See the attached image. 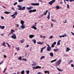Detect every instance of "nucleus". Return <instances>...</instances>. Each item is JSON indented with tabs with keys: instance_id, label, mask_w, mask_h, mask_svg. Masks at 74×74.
I'll return each mask as SVG.
<instances>
[{
	"instance_id": "63",
	"label": "nucleus",
	"mask_w": 74,
	"mask_h": 74,
	"mask_svg": "<svg viewBox=\"0 0 74 74\" xmlns=\"http://www.w3.org/2000/svg\"><path fill=\"white\" fill-rule=\"evenodd\" d=\"M3 57L5 58H6V57H7V56H6L5 55H4L3 56Z\"/></svg>"
},
{
	"instance_id": "39",
	"label": "nucleus",
	"mask_w": 74,
	"mask_h": 74,
	"mask_svg": "<svg viewBox=\"0 0 74 74\" xmlns=\"http://www.w3.org/2000/svg\"><path fill=\"white\" fill-rule=\"evenodd\" d=\"M29 13H32V10H31L29 11Z\"/></svg>"
},
{
	"instance_id": "12",
	"label": "nucleus",
	"mask_w": 74,
	"mask_h": 74,
	"mask_svg": "<svg viewBox=\"0 0 74 74\" xmlns=\"http://www.w3.org/2000/svg\"><path fill=\"white\" fill-rule=\"evenodd\" d=\"M4 14H10V12H8L7 11H5L4 12Z\"/></svg>"
},
{
	"instance_id": "19",
	"label": "nucleus",
	"mask_w": 74,
	"mask_h": 74,
	"mask_svg": "<svg viewBox=\"0 0 74 74\" xmlns=\"http://www.w3.org/2000/svg\"><path fill=\"white\" fill-rule=\"evenodd\" d=\"M37 43L38 44H40V45H42V44H44V42H37Z\"/></svg>"
},
{
	"instance_id": "26",
	"label": "nucleus",
	"mask_w": 74,
	"mask_h": 74,
	"mask_svg": "<svg viewBox=\"0 0 74 74\" xmlns=\"http://www.w3.org/2000/svg\"><path fill=\"white\" fill-rule=\"evenodd\" d=\"M70 50V49L69 47H67L66 52H68V51H69Z\"/></svg>"
},
{
	"instance_id": "29",
	"label": "nucleus",
	"mask_w": 74,
	"mask_h": 74,
	"mask_svg": "<svg viewBox=\"0 0 74 74\" xmlns=\"http://www.w3.org/2000/svg\"><path fill=\"white\" fill-rule=\"evenodd\" d=\"M54 51L55 52H56L57 51H59V49H54Z\"/></svg>"
},
{
	"instance_id": "53",
	"label": "nucleus",
	"mask_w": 74,
	"mask_h": 74,
	"mask_svg": "<svg viewBox=\"0 0 74 74\" xmlns=\"http://www.w3.org/2000/svg\"><path fill=\"white\" fill-rule=\"evenodd\" d=\"M36 68V67H33V69L34 70V69H37Z\"/></svg>"
},
{
	"instance_id": "13",
	"label": "nucleus",
	"mask_w": 74,
	"mask_h": 74,
	"mask_svg": "<svg viewBox=\"0 0 74 74\" xmlns=\"http://www.w3.org/2000/svg\"><path fill=\"white\" fill-rule=\"evenodd\" d=\"M5 27V26H1L0 25V28H1V29H4Z\"/></svg>"
},
{
	"instance_id": "4",
	"label": "nucleus",
	"mask_w": 74,
	"mask_h": 74,
	"mask_svg": "<svg viewBox=\"0 0 74 74\" xmlns=\"http://www.w3.org/2000/svg\"><path fill=\"white\" fill-rule=\"evenodd\" d=\"M11 37L13 39H16V35L15 34H13L12 36H11Z\"/></svg>"
},
{
	"instance_id": "35",
	"label": "nucleus",
	"mask_w": 74,
	"mask_h": 74,
	"mask_svg": "<svg viewBox=\"0 0 74 74\" xmlns=\"http://www.w3.org/2000/svg\"><path fill=\"white\" fill-rule=\"evenodd\" d=\"M14 15H16L18 14V12H17L16 11L14 13Z\"/></svg>"
},
{
	"instance_id": "28",
	"label": "nucleus",
	"mask_w": 74,
	"mask_h": 74,
	"mask_svg": "<svg viewBox=\"0 0 74 74\" xmlns=\"http://www.w3.org/2000/svg\"><path fill=\"white\" fill-rule=\"evenodd\" d=\"M5 42L4 41L3 43V45L4 46V47H6V45H5Z\"/></svg>"
},
{
	"instance_id": "49",
	"label": "nucleus",
	"mask_w": 74,
	"mask_h": 74,
	"mask_svg": "<svg viewBox=\"0 0 74 74\" xmlns=\"http://www.w3.org/2000/svg\"><path fill=\"white\" fill-rule=\"evenodd\" d=\"M67 7L68 8H69V5L68 4L67 5Z\"/></svg>"
},
{
	"instance_id": "44",
	"label": "nucleus",
	"mask_w": 74,
	"mask_h": 74,
	"mask_svg": "<svg viewBox=\"0 0 74 74\" xmlns=\"http://www.w3.org/2000/svg\"><path fill=\"white\" fill-rule=\"evenodd\" d=\"M17 4H18V3L17 2H16L13 5H16Z\"/></svg>"
},
{
	"instance_id": "8",
	"label": "nucleus",
	"mask_w": 74,
	"mask_h": 74,
	"mask_svg": "<svg viewBox=\"0 0 74 74\" xmlns=\"http://www.w3.org/2000/svg\"><path fill=\"white\" fill-rule=\"evenodd\" d=\"M47 18L48 19H49L50 18V12H48V16L47 17Z\"/></svg>"
},
{
	"instance_id": "62",
	"label": "nucleus",
	"mask_w": 74,
	"mask_h": 74,
	"mask_svg": "<svg viewBox=\"0 0 74 74\" xmlns=\"http://www.w3.org/2000/svg\"><path fill=\"white\" fill-rule=\"evenodd\" d=\"M46 14V13L45 12H44L43 14H44L45 15H47V13Z\"/></svg>"
},
{
	"instance_id": "36",
	"label": "nucleus",
	"mask_w": 74,
	"mask_h": 74,
	"mask_svg": "<svg viewBox=\"0 0 74 74\" xmlns=\"http://www.w3.org/2000/svg\"><path fill=\"white\" fill-rule=\"evenodd\" d=\"M32 12H36V11H37V10L36 9H34L33 10H32Z\"/></svg>"
},
{
	"instance_id": "47",
	"label": "nucleus",
	"mask_w": 74,
	"mask_h": 74,
	"mask_svg": "<svg viewBox=\"0 0 74 74\" xmlns=\"http://www.w3.org/2000/svg\"><path fill=\"white\" fill-rule=\"evenodd\" d=\"M23 1V0H19V2L20 3L21 2H22Z\"/></svg>"
},
{
	"instance_id": "55",
	"label": "nucleus",
	"mask_w": 74,
	"mask_h": 74,
	"mask_svg": "<svg viewBox=\"0 0 74 74\" xmlns=\"http://www.w3.org/2000/svg\"><path fill=\"white\" fill-rule=\"evenodd\" d=\"M74 1V0H69L70 2H72V1Z\"/></svg>"
},
{
	"instance_id": "7",
	"label": "nucleus",
	"mask_w": 74,
	"mask_h": 74,
	"mask_svg": "<svg viewBox=\"0 0 74 74\" xmlns=\"http://www.w3.org/2000/svg\"><path fill=\"white\" fill-rule=\"evenodd\" d=\"M32 8H33V7L32 6H31L29 7L26 8L27 10H31V9H32Z\"/></svg>"
},
{
	"instance_id": "3",
	"label": "nucleus",
	"mask_w": 74,
	"mask_h": 74,
	"mask_svg": "<svg viewBox=\"0 0 74 74\" xmlns=\"http://www.w3.org/2000/svg\"><path fill=\"white\" fill-rule=\"evenodd\" d=\"M54 2H55V0H53L49 2L48 4H49L51 5H52V4H53V3H54Z\"/></svg>"
},
{
	"instance_id": "10",
	"label": "nucleus",
	"mask_w": 74,
	"mask_h": 74,
	"mask_svg": "<svg viewBox=\"0 0 74 74\" xmlns=\"http://www.w3.org/2000/svg\"><path fill=\"white\" fill-rule=\"evenodd\" d=\"M29 37L30 38H32L34 37V35H29Z\"/></svg>"
},
{
	"instance_id": "16",
	"label": "nucleus",
	"mask_w": 74,
	"mask_h": 74,
	"mask_svg": "<svg viewBox=\"0 0 74 74\" xmlns=\"http://www.w3.org/2000/svg\"><path fill=\"white\" fill-rule=\"evenodd\" d=\"M57 68L58 70L59 71H63V70H62L60 69H59V68L57 67Z\"/></svg>"
},
{
	"instance_id": "51",
	"label": "nucleus",
	"mask_w": 74,
	"mask_h": 74,
	"mask_svg": "<svg viewBox=\"0 0 74 74\" xmlns=\"http://www.w3.org/2000/svg\"><path fill=\"white\" fill-rule=\"evenodd\" d=\"M54 45H56V42H54L53 44Z\"/></svg>"
},
{
	"instance_id": "27",
	"label": "nucleus",
	"mask_w": 74,
	"mask_h": 74,
	"mask_svg": "<svg viewBox=\"0 0 74 74\" xmlns=\"http://www.w3.org/2000/svg\"><path fill=\"white\" fill-rule=\"evenodd\" d=\"M44 58H45V56H43L41 57V58H40V60H42V59H44Z\"/></svg>"
},
{
	"instance_id": "21",
	"label": "nucleus",
	"mask_w": 74,
	"mask_h": 74,
	"mask_svg": "<svg viewBox=\"0 0 74 74\" xmlns=\"http://www.w3.org/2000/svg\"><path fill=\"white\" fill-rule=\"evenodd\" d=\"M15 30H14V29H12L11 30L10 33L12 34H13V32H15Z\"/></svg>"
},
{
	"instance_id": "43",
	"label": "nucleus",
	"mask_w": 74,
	"mask_h": 74,
	"mask_svg": "<svg viewBox=\"0 0 74 74\" xmlns=\"http://www.w3.org/2000/svg\"><path fill=\"white\" fill-rule=\"evenodd\" d=\"M59 37H60V38L64 37V35H63L62 36H59Z\"/></svg>"
},
{
	"instance_id": "45",
	"label": "nucleus",
	"mask_w": 74,
	"mask_h": 74,
	"mask_svg": "<svg viewBox=\"0 0 74 74\" xmlns=\"http://www.w3.org/2000/svg\"><path fill=\"white\" fill-rule=\"evenodd\" d=\"M51 21H53V22H56V20H53V19H52Z\"/></svg>"
},
{
	"instance_id": "64",
	"label": "nucleus",
	"mask_w": 74,
	"mask_h": 74,
	"mask_svg": "<svg viewBox=\"0 0 74 74\" xmlns=\"http://www.w3.org/2000/svg\"><path fill=\"white\" fill-rule=\"evenodd\" d=\"M2 7L4 8H6V7H5L4 6L2 5Z\"/></svg>"
},
{
	"instance_id": "58",
	"label": "nucleus",
	"mask_w": 74,
	"mask_h": 74,
	"mask_svg": "<svg viewBox=\"0 0 74 74\" xmlns=\"http://www.w3.org/2000/svg\"><path fill=\"white\" fill-rule=\"evenodd\" d=\"M1 19H4V17H3V16H1Z\"/></svg>"
},
{
	"instance_id": "42",
	"label": "nucleus",
	"mask_w": 74,
	"mask_h": 74,
	"mask_svg": "<svg viewBox=\"0 0 74 74\" xmlns=\"http://www.w3.org/2000/svg\"><path fill=\"white\" fill-rule=\"evenodd\" d=\"M5 70H6V68L4 69V71H3V73H5Z\"/></svg>"
},
{
	"instance_id": "24",
	"label": "nucleus",
	"mask_w": 74,
	"mask_h": 74,
	"mask_svg": "<svg viewBox=\"0 0 74 74\" xmlns=\"http://www.w3.org/2000/svg\"><path fill=\"white\" fill-rule=\"evenodd\" d=\"M41 67L40 66H36V69H41Z\"/></svg>"
},
{
	"instance_id": "17",
	"label": "nucleus",
	"mask_w": 74,
	"mask_h": 74,
	"mask_svg": "<svg viewBox=\"0 0 74 74\" xmlns=\"http://www.w3.org/2000/svg\"><path fill=\"white\" fill-rule=\"evenodd\" d=\"M11 17H13V18H15V14H13L12 15H11Z\"/></svg>"
},
{
	"instance_id": "57",
	"label": "nucleus",
	"mask_w": 74,
	"mask_h": 74,
	"mask_svg": "<svg viewBox=\"0 0 74 74\" xmlns=\"http://www.w3.org/2000/svg\"><path fill=\"white\" fill-rule=\"evenodd\" d=\"M71 34H72L73 36H74V33H73V32H71Z\"/></svg>"
},
{
	"instance_id": "40",
	"label": "nucleus",
	"mask_w": 74,
	"mask_h": 74,
	"mask_svg": "<svg viewBox=\"0 0 74 74\" xmlns=\"http://www.w3.org/2000/svg\"><path fill=\"white\" fill-rule=\"evenodd\" d=\"M31 5H34L35 6V3H32L31 4Z\"/></svg>"
},
{
	"instance_id": "18",
	"label": "nucleus",
	"mask_w": 74,
	"mask_h": 74,
	"mask_svg": "<svg viewBox=\"0 0 74 74\" xmlns=\"http://www.w3.org/2000/svg\"><path fill=\"white\" fill-rule=\"evenodd\" d=\"M45 74H47V73L48 74H49V71H45Z\"/></svg>"
},
{
	"instance_id": "46",
	"label": "nucleus",
	"mask_w": 74,
	"mask_h": 74,
	"mask_svg": "<svg viewBox=\"0 0 74 74\" xmlns=\"http://www.w3.org/2000/svg\"><path fill=\"white\" fill-rule=\"evenodd\" d=\"M43 51V49L41 48V51H40V53H42Z\"/></svg>"
},
{
	"instance_id": "11",
	"label": "nucleus",
	"mask_w": 74,
	"mask_h": 74,
	"mask_svg": "<svg viewBox=\"0 0 74 74\" xmlns=\"http://www.w3.org/2000/svg\"><path fill=\"white\" fill-rule=\"evenodd\" d=\"M24 21H23V20L21 21V23L22 25H24Z\"/></svg>"
},
{
	"instance_id": "59",
	"label": "nucleus",
	"mask_w": 74,
	"mask_h": 74,
	"mask_svg": "<svg viewBox=\"0 0 74 74\" xmlns=\"http://www.w3.org/2000/svg\"><path fill=\"white\" fill-rule=\"evenodd\" d=\"M1 36H4V34H1Z\"/></svg>"
},
{
	"instance_id": "60",
	"label": "nucleus",
	"mask_w": 74,
	"mask_h": 74,
	"mask_svg": "<svg viewBox=\"0 0 74 74\" xmlns=\"http://www.w3.org/2000/svg\"><path fill=\"white\" fill-rule=\"evenodd\" d=\"M37 74H42V73H41L40 72H39Z\"/></svg>"
},
{
	"instance_id": "52",
	"label": "nucleus",
	"mask_w": 74,
	"mask_h": 74,
	"mask_svg": "<svg viewBox=\"0 0 74 74\" xmlns=\"http://www.w3.org/2000/svg\"><path fill=\"white\" fill-rule=\"evenodd\" d=\"M4 62V61H2V62H1L0 63V65H1V64H2V63Z\"/></svg>"
},
{
	"instance_id": "41",
	"label": "nucleus",
	"mask_w": 74,
	"mask_h": 74,
	"mask_svg": "<svg viewBox=\"0 0 74 74\" xmlns=\"http://www.w3.org/2000/svg\"><path fill=\"white\" fill-rule=\"evenodd\" d=\"M73 62V60H71V61H70L69 64H70V63H72V62Z\"/></svg>"
},
{
	"instance_id": "37",
	"label": "nucleus",
	"mask_w": 74,
	"mask_h": 74,
	"mask_svg": "<svg viewBox=\"0 0 74 74\" xmlns=\"http://www.w3.org/2000/svg\"><path fill=\"white\" fill-rule=\"evenodd\" d=\"M22 60H24V61H25V62H26L27 61V60L26 59H22Z\"/></svg>"
},
{
	"instance_id": "30",
	"label": "nucleus",
	"mask_w": 74,
	"mask_h": 74,
	"mask_svg": "<svg viewBox=\"0 0 74 74\" xmlns=\"http://www.w3.org/2000/svg\"><path fill=\"white\" fill-rule=\"evenodd\" d=\"M24 73H25V71H24V70H23L21 72V74H24Z\"/></svg>"
},
{
	"instance_id": "32",
	"label": "nucleus",
	"mask_w": 74,
	"mask_h": 74,
	"mask_svg": "<svg viewBox=\"0 0 74 74\" xmlns=\"http://www.w3.org/2000/svg\"><path fill=\"white\" fill-rule=\"evenodd\" d=\"M26 74H29V73H30V71L29 70L27 71H26Z\"/></svg>"
},
{
	"instance_id": "31",
	"label": "nucleus",
	"mask_w": 74,
	"mask_h": 74,
	"mask_svg": "<svg viewBox=\"0 0 74 74\" xmlns=\"http://www.w3.org/2000/svg\"><path fill=\"white\" fill-rule=\"evenodd\" d=\"M61 41V40H60L58 41V42H57V45H60V42Z\"/></svg>"
},
{
	"instance_id": "5",
	"label": "nucleus",
	"mask_w": 74,
	"mask_h": 74,
	"mask_svg": "<svg viewBox=\"0 0 74 74\" xmlns=\"http://www.w3.org/2000/svg\"><path fill=\"white\" fill-rule=\"evenodd\" d=\"M26 28V27L24 25H22L21 26V27H20L19 28V29H24Z\"/></svg>"
},
{
	"instance_id": "56",
	"label": "nucleus",
	"mask_w": 74,
	"mask_h": 74,
	"mask_svg": "<svg viewBox=\"0 0 74 74\" xmlns=\"http://www.w3.org/2000/svg\"><path fill=\"white\" fill-rule=\"evenodd\" d=\"M64 37H67V34H64Z\"/></svg>"
},
{
	"instance_id": "2",
	"label": "nucleus",
	"mask_w": 74,
	"mask_h": 74,
	"mask_svg": "<svg viewBox=\"0 0 74 74\" xmlns=\"http://www.w3.org/2000/svg\"><path fill=\"white\" fill-rule=\"evenodd\" d=\"M36 25H37V23H35V24H34V25L31 27V28L34 29H35V30H37V29L36 28Z\"/></svg>"
},
{
	"instance_id": "50",
	"label": "nucleus",
	"mask_w": 74,
	"mask_h": 74,
	"mask_svg": "<svg viewBox=\"0 0 74 74\" xmlns=\"http://www.w3.org/2000/svg\"><path fill=\"white\" fill-rule=\"evenodd\" d=\"M19 60H22V57H21L20 58H19Z\"/></svg>"
},
{
	"instance_id": "14",
	"label": "nucleus",
	"mask_w": 74,
	"mask_h": 74,
	"mask_svg": "<svg viewBox=\"0 0 74 74\" xmlns=\"http://www.w3.org/2000/svg\"><path fill=\"white\" fill-rule=\"evenodd\" d=\"M19 10H20V11L22 10V6H20V5H19Z\"/></svg>"
},
{
	"instance_id": "20",
	"label": "nucleus",
	"mask_w": 74,
	"mask_h": 74,
	"mask_svg": "<svg viewBox=\"0 0 74 74\" xmlns=\"http://www.w3.org/2000/svg\"><path fill=\"white\" fill-rule=\"evenodd\" d=\"M32 41L34 42V44H35L36 43V39H34V40H32Z\"/></svg>"
},
{
	"instance_id": "6",
	"label": "nucleus",
	"mask_w": 74,
	"mask_h": 74,
	"mask_svg": "<svg viewBox=\"0 0 74 74\" xmlns=\"http://www.w3.org/2000/svg\"><path fill=\"white\" fill-rule=\"evenodd\" d=\"M51 49V47L50 46H49L47 47V51H50Z\"/></svg>"
},
{
	"instance_id": "9",
	"label": "nucleus",
	"mask_w": 74,
	"mask_h": 74,
	"mask_svg": "<svg viewBox=\"0 0 74 74\" xmlns=\"http://www.w3.org/2000/svg\"><path fill=\"white\" fill-rule=\"evenodd\" d=\"M33 64H32V66H36V63L35 62H33Z\"/></svg>"
},
{
	"instance_id": "15",
	"label": "nucleus",
	"mask_w": 74,
	"mask_h": 74,
	"mask_svg": "<svg viewBox=\"0 0 74 74\" xmlns=\"http://www.w3.org/2000/svg\"><path fill=\"white\" fill-rule=\"evenodd\" d=\"M6 44H7V45L8 46V47H9V48H11V45H10V44H8L7 42H6Z\"/></svg>"
},
{
	"instance_id": "23",
	"label": "nucleus",
	"mask_w": 74,
	"mask_h": 74,
	"mask_svg": "<svg viewBox=\"0 0 74 74\" xmlns=\"http://www.w3.org/2000/svg\"><path fill=\"white\" fill-rule=\"evenodd\" d=\"M56 60H57V59H56L55 60L51 61V63H53V62H56Z\"/></svg>"
},
{
	"instance_id": "48",
	"label": "nucleus",
	"mask_w": 74,
	"mask_h": 74,
	"mask_svg": "<svg viewBox=\"0 0 74 74\" xmlns=\"http://www.w3.org/2000/svg\"><path fill=\"white\" fill-rule=\"evenodd\" d=\"M54 47V45L53 44H52V46H51V48H53Z\"/></svg>"
},
{
	"instance_id": "38",
	"label": "nucleus",
	"mask_w": 74,
	"mask_h": 74,
	"mask_svg": "<svg viewBox=\"0 0 74 74\" xmlns=\"http://www.w3.org/2000/svg\"><path fill=\"white\" fill-rule=\"evenodd\" d=\"M40 5V4L38 3H35V6L36 5Z\"/></svg>"
},
{
	"instance_id": "61",
	"label": "nucleus",
	"mask_w": 74,
	"mask_h": 74,
	"mask_svg": "<svg viewBox=\"0 0 74 74\" xmlns=\"http://www.w3.org/2000/svg\"><path fill=\"white\" fill-rule=\"evenodd\" d=\"M71 66L72 67H73L74 66V65H73V64H71Z\"/></svg>"
},
{
	"instance_id": "34",
	"label": "nucleus",
	"mask_w": 74,
	"mask_h": 74,
	"mask_svg": "<svg viewBox=\"0 0 74 74\" xmlns=\"http://www.w3.org/2000/svg\"><path fill=\"white\" fill-rule=\"evenodd\" d=\"M55 8H56L57 10H59V6H57L56 7H55Z\"/></svg>"
},
{
	"instance_id": "25",
	"label": "nucleus",
	"mask_w": 74,
	"mask_h": 74,
	"mask_svg": "<svg viewBox=\"0 0 74 74\" xmlns=\"http://www.w3.org/2000/svg\"><path fill=\"white\" fill-rule=\"evenodd\" d=\"M49 54L51 56V57H52V56H53V53H51Z\"/></svg>"
},
{
	"instance_id": "54",
	"label": "nucleus",
	"mask_w": 74,
	"mask_h": 74,
	"mask_svg": "<svg viewBox=\"0 0 74 74\" xmlns=\"http://www.w3.org/2000/svg\"><path fill=\"white\" fill-rule=\"evenodd\" d=\"M53 38V36H52L49 37V38Z\"/></svg>"
},
{
	"instance_id": "33",
	"label": "nucleus",
	"mask_w": 74,
	"mask_h": 74,
	"mask_svg": "<svg viewBox=\"0 0 74 74\" xmlns=\"http://www.w3.org/2000/svg\"><path fill=\"white\" fill-rule=\"evenodd\" d=\"M24 41H25V40H24V39H23V40H21V43H23L24 42Z\"/></svg>"
},
{
	"instance_id": "1",
	"label": "nucleus",
	"mask_w": 74,
	"mask_h": 74,
	"mask_svg": "<svg viewBox=\"0 0 74 74\" xmlns=\"http://www.w3.org/2000/svg\"><path fill=\"white\" fill-rule=\"evenodd\" d=\"M61 62H62V60L60 59L58 61L56 62V64L57 65V66H59V65L60 64Z\"/></svg>"
},
{
	"instance_id": "22",
	"label": "nucleus",
	"mask_w": 74,
	"mask_h": 74,
	"mask_svg": "<svg viewBox=\"0 0 74 74\" xmlns=\"http://www.w3.org/2000/svg\"><path fill=\"white\" fill-rule=\"evenodd\" d=\"M25 8H26V7H25V6H23L22 7V11H23V10H25Z\"/></svg>"
}]
</instances>
